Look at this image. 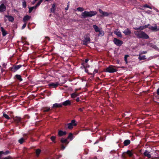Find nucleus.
<instances>
[{
	"label": "nucleus",
	"mask_w": 159,
	"mask_h": 159,
	"mask_svg": "<svg viewBox=\"0 0 159 159\" xmlns=\"http://www.w3.org/2000/svg\"><path fill=\"white\" fill-rule=\"evenodd\" d=\"M73 134L71 133H70L68 136L67 137V139H70V140L71 141L73 139Z\"/></svg>",
	"instance_id": "nucleus-32"
},
{
	"label": "nucleus",
	"mask_w": 159,
	"mask_h": 159,
	"mask_svg": "<svg viewBox=\"0 0 159 159\" xmlns=\"http://www.w3.org/2000/svg\"><path fill=\"white\" fill-rule=\"evenodd\" d=\"M98 142H99L98 140H97V141H96L95 142V143H94V144H96V143H98Z\"/></svg>",
	"instance_id": "nucleus-61"
},
{
	"label": "nucleus",
	"mask_w": 159,
	"mask_h": 159,
	"mask_svg": "<svg viewBox=\"0 0 159 159\" xmlns=\"http://www.w3.org/2000/svg\"><path fill=\"white\" fill-rule=\"evenodd\" d=\"M43 1V0H40L39 1V2H40L41 3Z\"/></svg>",
	"instance_id": "nucleus-64"
},
{
	"label": "nucleus",
	"mask_w": 159,
	"mask_h": 159,
	"mask_svg": "<svg viewBox=\"0 0 159 159\" xmlns=\"http://www.w3.org/2000/svg\"><path fill=\"white\" fill-rule=\"evenodd\" d=\"M133 29L136 30H143L144 29L143 26H140L139 27H134L133 28Z\"/></svg>",
	"instance_id": "nucleus-29"
},
{
	"label": "nucleus",
	"mask_w": 159,
	"mask_h": 159,
	"mask_svg": "<svg viewBox=\"0 0 159 159\" xmlns=\"http://www.w3.org/2000/svg\"><path fill=\"white\" fill-rule=\"evenodd\" d=\"M145 12L146 13L149 14L151 13V11L150 10H148V11H145Z\"/></svg>",
	"instance_id": "nucleus-51"
},
{
	"label": "nucleus",
	"mask_w": 159,
	"mask_h": 159,
	"mask_svg": "<svg viewBox=\"0 0 159 159\" xmlns=\"http://www.w3.org/2000/svg\"><path fill=\"white\" fill-rule=\"evenodd\" d=\"M27 23H24V24L22 26V29H24L26 26Z\"/></svg>",
	"instance_id": "nucleus-46"
},
{
	"label": "nucleus",
	"mask_w": 159,
	"mask_h": 159,
	"mask_svg": "<svg viewBox=\"0 0 159 159\" xmlns=\"http://www.w3.org/2000/svg\"><path fill=\"white\" fill-rule=\"evenodd\" d=\"M147 53L146 51H143L140 54H146Z\"/></svg>",
	"instance_id": "nucleus-53"
},
{
	"label": "nucleus",
	"mask_w": 159,
	"mask_h": 159,
	"mask_svg": "<svg viewBox=\"0 0 159 159\" xmlns=\"http://www.w3.org/2000/svg\"><path fill=\"white\" fill-rule=\"evenodd\" d=\"M5 17H7L9 21L12 22L14 20V17L11 16L9 15H6Z\"/></svg>",
	"instance_id": "nucleus-21"
},
{
	"label": "nucleus",
	"mask_w": 159,
	"mask_h": 159,
	"mask_svg": "<svg viewBox=\"0 0 159 159\" xmlns=\"http://www.w3.org/2000/svg\"><path fill=\"white\" fill-rule=\"evenodd\" d=\"M144 155L146 157H147L149 158H151V155L150 154V152L148 151L147 150H145L143 153Z\"/></svg>",
	"instance_id": "nucleus-16"
},
{
	"label": "nucleus",
	"mask_w": 159,
	"mask_h": 159,
	"mask_svg": "<svg viewBox=\"0 0 159 159\" xmlns=\"http://www.w3.org/2000/svg\"><path fill=\"white\" fill-rule=\"evenodd\" d=\"M118 30L117 31H114V33L116 34L118 37L120 38H122V35L121 34V32L119 31H118Z\"/></svg>",
	"instance_id": "nucleus-18"
},
{
	"label": "nucleus",
	"mask_w": 159,
	"mask_h": 159,
	"mask_svg": "<svg viewBox=\"0 0 159 159\" xmlns=\"http://www.w3.org/2000/svg\"><path fill=\"white\" fill-rule=\"evenodd\" d=\"M3 153V151H0V159H1L2 154Z\"/></svg>",
	"instance_id": "nucleus-50"
},
{
	"label": "nucleus",
	"mask_w": 159,
	"mask_h": 159,
	"mask_svg": "<svg viewBox=\"0 0 159 159\" xmlns=\"http://www.w3.org/2000/svg\"><path fill=\"white\" fill-rule=\"evenodd\" d=\"M97 14V12L95 11H85L82 13L81 16L84 18L87 17H92L96 15Z\"/></svg>",
	"instance_id": "nucleus-2"
},
{
	"label": "nucleus",
	"mask_w": 159,
	"mask_h": 159,
	"mask_svg": "<svg viewBox=\"0 0 159 159\" xmlns=\"http://www.w3.org/2000/svg\"><path fill=\"white\" fill-rule=\"evenodd\" d=\"M138 59L140 61H141L142 60H144L146 59V58L145 57V55H141V54H139Z\"/></svg>",
	"instance_id": "nucleus-30"
},
{
	"label": "nucleus",
	"mask_w": 159,
	"mask_h": 159,
	"mask_svg": "<svg viewBox=\"0 0 159 159\" xmlns=\"http://www.w3.org/2000/svg\"><path fill=\"white\" fill-rule=\"evenodd\" d=\"M5 71V70H4L3 69H1V72L2 73L4 72Z\"/></svg>",
	"instance_id": "nucleus-58"
},
{
	"label": "nucleus",
	"mask_w": 159,
	"mask_h": 159,
	"mask_svg": "<svg viewBox=\"0 0 159 159\" xmlns=\"http://www.w3.org/2000/svg\"><path fill=\"white\" fill-rule=\"evenodd\" d=\"M45 38L46 39H47V40H48V41H50V38H49V37H47H47H45Z\"/></svg>",
	"instance_id": "nucleus-56"
},
{
	"label": "nucleus",
	"mask_w": 159,
	"mask_h": 159,
	"mask_svg": "<svg viewBox=\"0 0 159 159\" xmlns=\"http://www.w3.org/2000/svg\"><path fill=\"white\" fill-rule=\"evenodd\" d=\"M15 78L19 81H22L23 80V79L22 78L21 76L20 75H15Z\"/></svg>",
	"instance_id": "nucleus-19"
},
{
	"label": "nucleus",
	"mask_w": 159,
	"mask_h": 159,
	"mask_svg": "<svg viewBox=\"0 0 159 159\" xmlns=\"http://www.w3.org/2000/svg\"><path fill=\"white\" fill-rule=\"evenodd\" d=\"M134 34L136 36L137 38L140 39H148L149 38V36L145 32L143 31H134Z\"/></svg>",
	"instance_id": "nucleus-1"
},
{
	"label": "nucleus",
	"mask_w": 159,
	"mask_h": 159,
	"mask_svg": "<svg viewBox=\"0 0 159 159\" xmlns=\"http://www.w3.org/2000/svg\"><path fill=\"white\" fill-rule=\"evenodd\" d=\"M60 141L62 144H65L66 145H68L69 143V142L68 141L67 139H65L62 138L61 139Z\"/></svg>",
	"instance_id": "nucleus-10"
},
{
	"label": "nucleus",
	"mask_w": 159,
	"mask_h": 159,
	"mask_svg": "<svg viewBox=\"0 0 159 159\" xmlns=\"http://www.w3.org/2000/svg\"><path fill=\"white\" fill-rule=\"evenodd\" d=\"M80 93H76V97L78 96L79 95Z\"/></svg>",
	"instance_id": "nucleus-63"
},
{
	"label": "nucleus",
	"mask_w": 159,
	"mask_h": 159,
	"mask_svg": "<svg viewBox=\"0 0 159 159\" xmlns=\"http://www.w3.org/2000/svg\"><path fill=\"white\" fill-rule=\"evenodd\" d=\"M56 9V4H55L54 3L52 5V7L51 9V12H54Z\"/></svg>",
	"instance_id": "nucleus-27"
},
{
	"label": "nucleus",
	"mask_w": 159,
	"mask_h": 159,
	"mask_svg": "<svg viewBox=\"0 0 159 159\" xmlns=\"http://www.w3.org/2000/svg\"><path fill=\"white\" fill-rule=\"evenodd\" d=\"M6 7L3 4H2L0 5V12H2L5 11Z\"/></svg>",
	"instance_id": "nucleus-17"
},
{
	"label": "nucleus",
	"mask_w": 159,
	"mask_h": 159,
	"mask_svg": "<svg viewBox=\"0 0 159 159\" xmlns=\"http://www.w3.org/2000/svg\"><path fill=\"white\" fill-rule=\"evenodd\" d=\"M66 131H63L61 130H59L58 131V135L59 137H61L66 135Z\"/></svg>",
	"instance_id": "nucleus-12"
},
{
	"label": "nucleus",
	"mask_w": 159,
	"mask_h": 159,
	"mask_svg": "<svg viewBox=\"0 0 159 159\" xmlns=\"http://www.w3.org/2000/svg\"><path fill=\"white\" fill-rule=\"evenodd\" d=\"M23 136L24 137V139H25V140L28 137L27 134H23Z\"/></svg>",
	"instance_id": "nucleus-45"
},
{
	"label": "nucleus",
	"mask_w": 159,
	"mask_h": 159,
	"mask_svg": "<svg viewBox=\"0 0 159 159\" xmlns=\"http://www.w3.org/2000/svg\"><path fill=\"white\" fill-rule=\"evenodd\" d=\"M41 150L39 149H37L36 150V156L38 157L39 156V154L41 153Z\"/></svg>",
	"instance_id": "nucleus-31"
},
{
	"label": "nucleus",
	"mask_w": 159,
	"mask_h": 159,
	"mask_svg": "<svg viewBox=\"0 0 159 159\" xmlns=\"http://www.w3.org/2000/svg\"><path fill=\"white\" fill-rule=\"evenodd\" d=\"M41 3L39 2L37 3V4H36V5L35 6V7L36 8L39 6L41 4Z\"/></svg>",
	"instance_id": "nucleus-49"
},
{
	"label": "nucleus",
	"mask_w": 159,
	"mask_h": 159,
	"mask_svg": "<svg viewBox=\"0 0 159 159\" xmlns=\"http://www.w3.org/2000/svg\"><path fill=\"white\" fill-rule=\"evenodd\" d=\"M127 154L129 157H131L133 155V153L131 151L128 150L126 152H124L122 155V157L124 158L126 157L125 155Z\"/></svg>",
	"instance_id": "nucleus-7"
},
{
	"label": "nucleus",
	"mask_w": 159,
	"mask_h": 159,
	"mask_svg": "<svg viewBox=\"0 0 159 159\" xmlns=\"http://www.w3.org/2000/svg\"><path fill=\"white\" fill-rule=\"evenodd\" d=\"M130 141L129 139L125 140L123 144L125 146H127L130 144Z\"/></svg>",
	"instance_id": "nucleus-23"
},
{
	"label": "nucleus",
	"mask_w": 159,
	"mask_h": 159,
	"mask_svg": "<svg viewBox=\"0 0 159 159\" xmlns=\"http://www.w3.org/2000/svg\"><path fill=\"white\" fill-rule=\"evenodd\" d=\"M31 18V17L30 16L26 15L24 17L23 21L24 23H27Z\"/></svg>",
	"instance_id": "nucleus-11"
},
{
	"label": "nucleus",
	"mask_w": 159,
	"mask_h": 159,
	"mask_svg": "<svg viewBox=\"0 0 159 159\" xmlns=\"http://www.w3.org/2000/svg\"><path fill=\"white\" fill-rule=\"evenodd\" d=\"M98 72V70L97 69H95L93 72V76H94V75Z\"/></svg>",
	"instance_id": "nucleus-44"
},
{
	"label": "nucleus",
	"mask_w": 159,
	"mask_h": 159,
	"mask_svg": "<svg viewBox=\"0 0 159 159\" xmlns=\"http://www.w3.org/2000/svg\"><path fill=\"white\" fill-rule=\"evenodd\" d=\"M6 154H8L9 153V152L8 151H6Z\"/></svg>",
	"instance_id": "nucleus-62"
},
{
	"label": "nucleus",
	"mask_w": 159,
	"mask_h": 159,
	"mask_svg": "<svg viewBox=\"0 0 159 159\" xmlns=\"http://www.w3.org/2000/svg\"><path fill=\"white\" fill-rule=\"evenodd\" d=\"M36 7H35V6L32 7H30L29 8V13H31L34 9H35Z\"/></svg>",
	"instance_id": "nucleus-34"
},
{
	"label": "nucleus",
	"mask_w": 159,
	"mask_h": 159,
	"mask_svg": "<svg viewBox=\"0 0 159 159\" xmlns=\"http://www.w3.org/2000/svg\"><path fill=\"white\" fill-rule=\"evenodd\" d=\"M143 7H147V8H149L151 9H152V8L151 7H150V6H149L147 4H146L145 5H144L143 6Z\"/></svg>",
	"instance_id": "nucleus-43"
},
{
	"label": "nucleus",
	"mask_w": 159,
	"mask_h": 159,
	"mask_svg": "<svg viewBox=\"0 0 159 159\" xmlns=\"http://www.w3.org/2000/svg\"><path fill=\"white\" fill-rule=\"evenodd\" d=\"M93 27L96 32H98V31L101 29L96 25H93Z\"/></svg>",
	"instance_id": "nucleus-25"
},
{
	"label": "nucleus",
	"mask_w": 159,
	"mask_h": 159,
	"mask_svg": "<svg viewBox=\"0 0 159 159\" xmlns=\"http://www.w3.org/2000/svg\"><path fill=\"white\" fill-rule=\"evenodd\" d=\"M125 35H130L131 34L130 30L129 28H127L125 30L123 31Z\"/></svg>",
	"instance_id": "nucleus-13"
},
{
	"label": "nucleus",
	"mask_w": 159,
	"mask_h": 159,
	"mask_svg": "<svg viewBox=\"0 0 159 159\" xmlns=\"http://www.w3.org/2000/svg\"><path fill=\"white\" fill-rule=\"evenodd\" d=\"M51 110L49 107H44L42 109V110L44 112H48Z\"/></svg>",
	"instance_id": "nucleus-26"
},
{
	"label": "nucleus",
	"mask_w": 159,
	"mask_h": 159,
	"mask_svg": "<svg viewBox=\"0 0 159 159\" xmlns=\"http://www.w3.org/2000/svg\"><path fill=\"white\" fill-rule=\"evenodd\" d=\"M65 148H66V146H65L64 144H62L61 145V150H63Z\"/></svg>",
	"instance_id": "nucleus-47"
},
{
	"label": "nucleus",
	"mask_w": 159,
	"mask_h": 159,
	"mask_svg": "<svg viewBox=\"0 0 159 159\" xmlns=\"http://www.w3.org/2000/svg\"><path fill=\"white\" fill-rule=\"evenodd\" d=\"M79 111H83V110L81 108H79Z\"/></svg>",
	"instance_id": "nucleus-60"
},
{
	"label": "nucleus",
	"mask_w": 159,
	"mask_h": 159,
	"mask_svg": "<svg viewBox=\"0 0 159 159\" xmlns=\"http://www.w3.org/2000/svg\"><path fill=\"white\" fill-rule=\"evenodd\" d=\"M77 11H83L84 10V9L83 7H79L77 8Z\"/></svg>",
	"instance_id": "nucleus-41"
},
{
	"label": "nucleus",
	"mask_w": 159,
	"mask_h": 159,
	"mask_svg": "<svg viewBox=\"0 0 159 159\" xmlns=\"http://www.w3.org/2000/svg\"><path fill=\"white\" fill-rule=\"evenodd\" d=\"M157 93L158 95H159V87L157 89Z\"/></svg>",
	"instance_id": "nucleus-55"
},
{
	"label": "nucleus",
	"mask_w": 159,
	"mask_h": 159,
	"mask_svg": "<svg viewBox=\"0 0 159 159\" xmlns=\"http://www.w3.org/2000/svg\"><path fill=\"white\" fill-rule=\"evenodd\" d=\"M1 30L2 33V35L3 36H5L7 34L6 30L4 29L3 28L1 27Z\"/></svg>",
	"instance_id": "nucleus-24"
},
{
	"label": "nucleus",
	"mask_w": 159,
	"mask_h": 159,
	"mask_svg": "<svg viewBox=\"0 0 159 159\" xmlns=\"http://www.w3.org/2000/svg\"><path fill=\"white\" fill-rule=\"evenodd\" d=\"M102 15L103 16H107L108 15L107 12L105 11H104L103 14Z\"/></svg>",
	"instance_id": "nucleus-48"
},
{
	"label": "nucleus",
	"mask_w": 159,
	"mask_h": 159,
	"mask_svg": "<svg viewBox=\"0 0 159 159\" xmlns=\"http://www.w3.org/2000/svg\"><path fill=\"white\" fill-rule=\"evenodd\" d=\"M99 33L98 35L99 36H102L104 35V31L102 30V29H101L99 31H98Z\"/></svg>",
	"instance_id": "nucleus-28"
},
{
	"label": "nucleus",
	"mask_w": 159,
	"mask_h": 159,
	"mask_svg": "<svg viewBox=\"0 0 159 159\" xmlns=\"http://www.w3.org/2000/svg\"><path fill=\"white\" fill-rule=\"evenodd\" d=\"M89 60L88 59H85V60L84 62H83L81 63V65L83 66L84 68L85 69L87 67H89V66H85L86 63H87Z\"/></svg>",
	"instance_id": "nucleus-22"
},
{
	"label": "nucleus",
	"mask_w": 159,
	"mask_h": 159,
	"mask_svg": "<svg viewBox=\"0 0 159 159\" xmlns=\"http://www.w3.org/2000/svg\"><path fill=\"white\" fill-rule=\"evenodd\" d=\"M25 141V139L24 138H22L19 139L18 140L20 144H22Z\"/></svg>",
	"instance_id": "nucleus-38"
},
{
	"label": "nucleus",
	"mask_w": 159,
	"mask_h": 159,
	"mask_svg": "<svg viewBox=\"0 0 159 159\" xmlns=\"http://www.w3.org/2000/svg\"><path fill=\"white\" fill-rule=\"evenodd\" d=\"M67 128L69 129H71L73 128V125L70 123H68L67 125Z\"/></svg>",
	"instance_id": "nucleus-36"
},
{
	"label": "nucleus",
	"mask_w": 159,
	"mask_h": 159,
	"mask_svg": "<svg viewBox=\"0 0 159 159\" xmlns=\"http://www.w3.org/2000/svg\"><path fill=\"white\" fill-rule=\"evenodd\" d=\"M22 66L21 65H13L12 67L10 68V70L12 72H15L21 67Z\"/></svg>",
	"instance_id": "nucleus-6"
},
{
	"label": "nucleus",
	"mask_w": 159,
	"mask_h": 159,
	"mask_svg": "<svg viewBox=\"0 0 159 159\" xmlns=\"http://www.w3.org/2000/svg\"><path fill=\"white\" fill-rule=\"evenodd\" d=\"M3 116L6 119L8 120H9L10 119V117L7 115L5 113H3Z\"/></svg>",
	"instance_id": "nucleus-35"
},
{
	"label": "nucleus",
	"mask_w": 159,
	"mask_h": 159,
	"mask_svg": "<svg viewBox=\"0 0 159 159\" xmlns=\"http://www.w3.org/2000/svg\"><path fill=\"white\" fill-rule=\"evenodd\" d=\"M62 104L61 103H55L53 105V106L52 107V108H58V107H62Z\"/></svg>",
	"instance_id": "nucleus-20"
},
{
	"label": "nucleus",
	"mask_w": 159,
	"mask_h": 159,
	"mask_svg": "<svg viewBox=\"0 0 159 159\" xmlns=\"http://www.w3.org/2000/svg\"><path fill=\"white\" fill-rule=\"evenodd\" d=\"M113 42L114 44L117 46H120L123 43V42L122 40L118 39L116 38L114 39Z\"/></svg>",
	"instance_id": "nucleus-5"
},
{
	"label": "nucleus",
	"mask_w": 159,
	"mask_h": 159,
	"mask_svg": "<svg viewBox=\"0 0 159 159\" xmlns=\"http://www.w3.org/2000/svg\"><path fill=\"white\" fill-rule=\"evenodd\" d=\"M15 123L17 124L18 125L19 123H22V118L18 116H16L14 117L13 119Z\"/></svg>",
	"instance_id": "nucleus-8"
},
{
	"label": "nucleus",
	"mask_w": 159,
	"mask_h": 159,
	"mask_svg": "<svg viewBox=\"0 0 159 159\" xmlns=\"http://www.w3.org/2000/svg\"><path fill=\"white\" fill-rule=\"evenodd\" d=\"M56 138V137L55 136H52L50 139L54 143H56V141L55 140V139Z\"/></svg>",
	"instance_id": "nucleus-33"
},
{
	"label": "nucleus",
	"mask_w": 159,
	"mask_h": 159,
	"mask_svg": "<svg viewBox=\"0 0 159 159\" xmlns=\"http://www.w3.org/2000/svg\"><path fill=\"white\" fill-rule=\"evenodd\" d=\"M80 101V98L79 97H78L77 98H76V101L78 102H79Z\"/></svg>",
	"instance_id": "nucleus-54"
},
{
	"label": "nucleus",
	"mask_w": 159,
	"mask_h": 159,
	"mask_svg": "<svg viewBox=\"0 0 159 159\" xmlns=\"http://www.w3.org/2000/svg\"><path fill=\"white\" fill-rule=\"evenodd\" d=\"M89 36V34H87L84 35V40L83 41L84 45H86L90 42L91 40Z\"/></svg>",
	"instance_id": "nucleus-4"
},
{
	"label": "nucleus",
	"mask_w": 159,
	"mask_h": 159,
	"mask_svg": "<svg viewBox=\"0 0 159 159\" xmlns=\"http://www.w3.org/2000/svg\"><path fill=\"white\" fill-rule=\"evenodd\" d=\"M99 12L101 13V14H103V13L104 12V11H103L102 10H101V9H99Z\"/></svg>",
	"instance_id": "nucleus-52"
},
{
	"label": "nucleus",
	"mask_w": 159,
	"mask_h": 159,
	"mask_svg": "<svg viewBox=\"0 0 159 159\" xmlns=\"http://www.w3.org/2000/svg\"><path fill=\"white\" fill-rule=\"evenodd\" d=\"M129 57V55H126L124 57V60L125 61L126 63H128L127 61V57Z\"/></svg>",
	"instance_id": "nucleus-42"
},
{
	"label": "nucleus",
	"mask_w": 159,
	"mask_h": 159,
	"mask_svg": "<svg viewBox=\"0 0 159 159\" xmlns=\"http://www.w3.org/2000/svg\"><path fill=\"white\" fill-rule=\"evenodd\" d=\"M143 27L144 29H146L148 28L146 25L143 26Z\"/></svg>",
	"instance_id": "nucleus-59"
},
{
	"label": "nucleus",
	"mask_w": 159,
	"mask_h": 159,
	"mask_svg": "<svg viewBox=\"0 0 159 159\" xmlns=\"http://www.w3.org/2000/svg\"><path fill=\"white\" fill-rule=\"evenodd\" d=\"M71 97L72 98H74L76 97V92H75L71 94Z\"/></svg>",
	"instance_id": "nucleus-40"
},
{
	"label": "nucleus",
	"mask_w": 159,
	"mask_h": 159,
	"mask_svg": "<svg viewBox=\"0 0 159 159\" xmlns=\"http://www.w3.org/2000/svg\"><path fill=\"white\" fill-rule=\"evenodd\" d=\"M22 7L24 8H25L26 7V3L25 0H23V1L22 2Z\"/></svg>",
	"instance_id": "nucleus-37"
},
{
	"label": "nucleus",
	"mask_w": 159,
	"mask_h": 159,
	"mask_svg": "<svg viewBox=\"0 0 159 159\" xmlns=\"http://www.w3.org/2000/svg\"><path fill=\"white\" fill-rule=\"evenodd\" d=\"M75 120H72L70 123L73 126H75L77 125V124L75 123Z\"/></svg>",
	"instance_id": "nucleus-39"
},
{
	"label": "nucleus",
	"mask_w": 159,
	"mask_h": 159,
	"mask_svg": "<svg viewBox=\"0 0 159 159\" xmlns=\"http://www.w3.org/2000/svg\"><path fill=\"white\" fill-rule=\"evenodd\" d=\"M117 70L115 68V66L112 65H110L104 69L105 72H108L110 73L116 72Z\"/></svg>",
	"instance_id": "nucleus-3"
},
{
	"label": "nucleus",
	"mask_w": 159,
	"mask_h": 159,
	"mask_svg": "<svg viewBox=\"0 0 159 159\" xmlns=\"http://www.w3.org/2000/svg\"><path fill=\"white\" fill-rule=\"evenodd\" d=\"M62 105L65 106H70L71 104V102L70 100H68L62 103Z\"/></svg>",
	"instance_id": "nucleus-14"
},
{
	"label": "nucleus",
	"mask_w": 159,
	"mask_h": 159,
	"mask_svg": "<svg viewBox=\"0 0 159 159\" xmlns=\"http://www.w3.org/2000/svg\"><path fill=\"white\" fill-rule=\"evenodd\" d=\"M148 29L153 31H156L157 25L156 24H154V26L150 25L148 27Z\"/></svg>",
	"instance_id": "nucleus-15"
},
{
	"label": "nucleus",
	"mask_w": 159,
	"mask_h": 159,
	"mask_svg": "<svg viewBox=\"0 0 159 159\" xmlns=\"http://www.w3.org/2000/svg\"><path fill=\"white\" fill-rule=\"evenodd\" d=\"M59 85V83L57 82L56 83H51L48 84L49 86L51 88H57Z\"/></svg>",
	"instance_id": "nucleus-9"
},
{
	"label": "nucleus",
	"mask_w": 159,
	"mask_h": 159,
	"mask_svg": "<svg viewBox=\"0 0 159 159\" xmlns=\"http://www.w3.org/2000/svg\"><path fill=\"white\" fill-rule=\"evenodd\" d=\"M69 5H67V7H66L65 8V9L66 10H67L68 9V8H69Z\"/></svg>",
	"instance_id": "nucleus-57"
}]
</instances>
